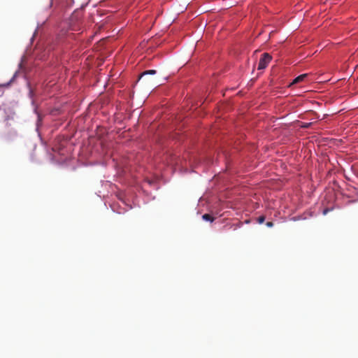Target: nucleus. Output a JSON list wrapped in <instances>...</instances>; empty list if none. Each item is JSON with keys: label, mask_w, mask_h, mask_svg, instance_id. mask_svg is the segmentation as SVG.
<instances>
[{"label": "nucleus", "mask_w": 358, "mask_h": 358, "mask_svg": "<svg viewBox=\"0 0 358 358\" xmlns=\"http://www.w3.org/2000/svg\"><path fill=\"white\" fill-rule=\"evenodd\" d=\"M264 220H265V217L264 216H260L257 219V222L259 224H262L264 222Z\"/></svg>", "instance_id": "39448f33"}, {"label": "nucleus", "mask_w": 358, "mask_h": 358, "mask_svg": "<svg viewBox=\"0 0 358 358\" xmlns=\"http://www.w3.org/2000/svg\"><path fill=\"white\" fill-rule=\"evenodd\" d=\"M156 73V71L155 70H148V71H145L143 73H142V74L141 75V78H143V76H146V75H154Z\"/></svg>", "instance_id": "20e7f679"}, {"label": "nucleus", "mask_w": 358, "mask_h": 358, "mask_svg": "<svg viewBox=\"0 0 358 358\" xmlns=\"http://www.w3.org/2000/svg\"><path fill=\"white\" fill-rule=\"evenodd\" d=\"M312 124L311 122H308V123H304L303 125H302V127L303 128H305V129H308L310 127V125Z\"/></svg>", "instance_id": "423d86ee"}, {"label": "nucleus", "mask_w": 358, "mask_h": 358, "mask_svg": "<svg viewBox=\"0 0 358 358\" xmlns=\"http://www.w3.org/2000/svg\"><path fill=\"white\" fill-rule=\"evenodd\" d=\"M271 59L272 57L268 53L265 52L262 54L258 64V69H264L268 66Z\"/></svg>", "instance_id": "f257e3e1"}, {"label": "nucleus", "mask_w": 358, "mask_h": 358, "mask_svg": "<svg viewBox=\"0 0 358 358\" xmlns=\"http://www.w3.org/2000/svg\"><path fill=\"white\" fill-rule=\"evenodd\" d=\"M266 225L268 227H271L273 226V223L272 222H267L266 223Z\"/></svg>", "instance_id": "0eeeda50"}, {"label": "nucleus", "mask_w": 358, "mask_h": 358, "mask_svg": "<svg viewBox=\"0 0 358 358\" xmlns=\"http://www.w3.org/2000/svg\"><path fill=\"white\" fill-rule=\"evenodd\" d=\"M202 218L205 221H209L211 222H213V220H214V217L211 215L208 214V213L203 215Z\"/></svg>", "instance_id": "7ed1b4c3"}, {"label": "nucleus", "mask_w": 358, "mask_h": 358, "mask_svg": "<svg viewBox=\"0 0 358 358\" xmlns=\"http://www.w3.org/2000/svg\"><path fill=\"white\" fill-rule=\"evenodd\" d=\"M327 211H328V210H327V209H325V210H324L323 213L325 215V214H327Z\"/></svg>", "instance_id": "6e6552de"}, {"label": "nucleus", "mask_w": 358, "mask_h": 358, "mask_svg": "<svg viewBox=\"0 0 358 358\" xmlns=\"http://www.w3.org/2000/svg\"><path fill=\"white\" fill-rule=\"evenodd\" d=\"M307 76H308V74L304 73V74H301V75L297 76L296 78L294 79V80L292 81L291 85H294V84H296V83L301 82L302 80H304V78L306 77H307Z\"/></svg>", "instance_id": "f03ea898"}]
</instances>
